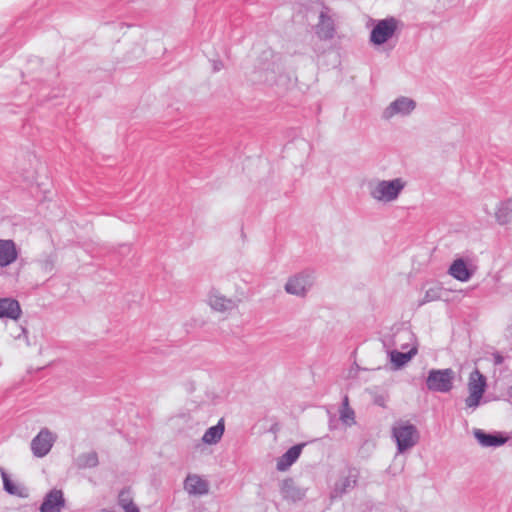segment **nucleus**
<instances>
[{
    "mask_svg": "<svg viewBox=\"0 0 512 512\" xmlns=\"http://www.w3.org/2000/svg\"><path fill=\"white\" fill-rule=\"evenodd\" d=\"M368 192L370 197L379 203H391L396 201L404 188L406 181L403 178H394L390 180L375 179L368 183Z\"/></svg>",
    "mask_w": 512,
    "mask_h": 512,
    "instance_id": "1",
    "label": "nucleus"
},
{
    "mask_svg": "<svg viewBox=\"0 0 512 512\" xmlns=\"http://www.w3.org/2000/svg\"><path fill=\"white\" fill-rule=\"evenodd\" d=\"M487 388L486 377L476 368L468 378L467 389L469 395L465 398V408L471 411L476 410L482 401Z\"/></svg>",
    "mask_w": 512,
    "mask_h": 512,
    "instance_id": "2",
    "label": "nucleus"
},
{
    "mask_svg": "<svg viewBox=\"0 0 512 512\" xmlns=\"http://www.w3.org/2000/svg\"><path fill=\"white\" fill-rule=\"evenodd\" d=\"M455 372L451 368L431 369L426 378V387L429 391L448 393L452 390Z\"/></svg>",
    "mask_w": 512,
    "mask_h": 512,
    "instance_id": "3",
    "label": "nucleus"
},
{
    "mask_svg": "<svg viewBox=\"0 0 512 512\" xmlns=\"http://www.w3.org/2000/svg\"><path fill=\"white\" fill-rule=\"evenodd\" d=\"M314 281V272L304 270L290 276L285 283L284 290L287 294L303 298L314 285Z\"/></svg>",
    "mask_w": 512,
    "mask_h": 512,
    "instance_id": "4",
    "label": "nucleus"
},
{
    "mask_svg": "<svg viewBox=\"0 0 512 512\" xmlns=\"http://www.w3.org/2000/svg\"><path fill=\"white\" fill-rule=\"evenodd\" d=\"M392 437L396 441L398 453H404L416 445L419 435L413 424L399 423L392 428Z\"/></svg>",
    "mask_w": 512,
    "mask_h": 512,
    "instance_id": "5",
    "label": "nucleus"
},
{
    "mask_svg": "<svg viewBox=\"0 0 512 512\" xmlns=\"http://www.w3.org/2000/svg\"><path fill=\"white\" fill-rule=\"evenodd\" d=\"M399 21L394 17L378 20L370 33V41L375 45H382L394 35Z\"/></svg>",
    "mask_w": 512,
    "mask_h": 512,
    "instance_id": "6",
    "label": "nucleus"
},
{
    "mask_svg": "<svg viewBox=\"0 0 512 512\" xmlns=\"http://www.w3.org/2000/svg\"><path fill=\"white\" fill-rule=\"evenodd\" d=\"M416 102L409 97L400 96L392 101L382 112V119L391 120L394 117H407L416 109Z\"/></svg>",
    "mask_w": 512,
    "mask_h": 512,
    "instance_id": "7",
    "label": "nucleus"
},
{
    "mask_svg": "<svg viewBox=\"0 0 512 512\" xmlns=\"http://www.w3.org/2000/svg\"><path fill=\"white\" fill-rule=\"evenodd\" d=\"M56 440L55 435L47 428H43L31 441V450L34 456L42 458L46 456Z\"/></svg>",
    "mask_w": 512,
    "mask_h": 512,
    "instance_id": "8",
    "label": "nucleus"
},
{
    "mask_svg": "<svg viewBox=\"0 0 512 512\" xmlns=\"http://www.w3.org/2000/svg\"><path fill=\"white\" fill-rule=\"evenodd\" d=\"M209 306L218 312H229L238 306V300L234 298H227L217 290L210 291L208 295Z\"/></svg>",
    "mask_w": 512,
    "mask_h": 512,
    "instance_id": "9",
    "label": "nucleus"
},
{
    "mask_svg": "<svg viewBox=\"0 0 512 512\" xmlns=\"http://www.w3.org/2000/svg\"><path fill=\"white\" fill-rule=\"evenodd\" d=\"M184 490L192 496H203L209 492V482L197 474H189L184 480Z\"/></svg>",
    "mask_w": 512,
    "mask_h": 512,
    "instance_id": "10",
    "label": "nucleus"
},
{
    "mask_svg": "<svg viewBox=\"0 0 512 512\" xmlns=\"http://www.w3.org/2000/svg\"><path fill=\"white\" fill-rule=\"evenodd\" d=\"M280 493L284 500L297 502L305 497L306 491L298 487L292 478H285L279 485Z\"/></svg>",
    "mask_w": 512,
    "mask_h": 512,
    "instance_id": "11",
    "label": "nucleus"
},
{
    "mask_svg": "<svg viewBox=\"0 0 512 512\" xmlns=\"http://www.w3.org/2000/svg\"><path fill=\"white\" fill-rule=\"evenodd\" d=\"M65 505V500L61 490L53 489L49 491L40 506V512H61Z\"/></svg>",
    "mask_w": 512,
    "mask_h": 512,
    "instance_id": "12",
    "label": "nucleus"
},
{
    "mask_svg": "<svg viewBox=\"0 0 512 512\" xmlns=\"http://www.w3.org/2000/svg\"><path fill=\"white\" fill-rule=\"evenodd\" d=\"M335 32L336 28L334 20L324 11H321L319 21L315 27L316 35L321 40H330L334 37Z\"/></svg>",
    "mask_w": 512,
    "mask_h": 512,
    "instance_id": "13",
    "label": "nucleus"
},
{
    "mask_svg": "<svg viewBox=\"0 0 512 512\" xmlns=\"http://www.w3.org/2000/svg\"><path fill=\"white\" fill-rule=\"evenodd\" d=\"M304 443L290 447L281 457L278 458L276 468L278 471L288 470L300 457Z\"/></svg>",
    "mask_w": 512,
    "mask_h": 512,
    "instance_id": "14",
    "label": "nucleus"
},
{
    "mask_svg": "<svg viewBox=\"0 0 512 512\" xmlns=\"http://www.w3.org/2000/svg\"><path fill=\"white\" fill-rule=\"evenodd\" d=\"M18 251L13 240H0V267H7L16 261Z\"/></svg>",
    "mask_w": 512,
    "mask_h": 512,
    "instance_id": "15",
    "label": "nucleus"
},
{
    "mask_svg": "<svg viewBox=\"0 0 512 512\" xmlns=\"http://www.w3.org/2000/svg\"><path fill=\"white\" fill-rule=\"evenodd\" d=\"M473 434L483 447H499L506 442V438L500 433H487L482 429H475Z\"/></svg>",
    "mask_w": 512,
    "mask_h": 512,
    "instance_id": "16",
    "label": "nucleus"
},
{
    "mask_svg": "<svg viewBox=\"0 0 512 512\" xmlns=\"http://www.w3.org/2000/svg\"><path fill=\"white\" fill-rule=\"evenodd\" d=\"M22 313L19 302L13 298H0V318L17 320Z\"/></svg>",
    "mask_w": 512,
    "mask_h": 512,
    "instance_id": "17",
    "label": "nucleus"
},
{
    "mask_svg": "<svg viewBox=\"0 0 512 512\" xmlns=\"http://www.w3.org/2000/svg\"><path fill=\"white\" fill-rule=\"evenodd\" d=\"M448 273L454 279L461 282H467L473 275V272L467 267L465 261L462 258H457L452 262Z\"/></svg>",
    "mask_w": 512,
    "mask_h": 512,
    "instance_id": "18",
    "label": "nucleus"
},
{
    "mask_svg": "<svg viewBox=\"0 0 512 512\" xmlns=\"http://www.w3.org/2000/svg\"><path fill=\"white\" fill-rule=\"evenodd\" d=\"M225 431V422L221 418L214 426L209 427L202 436V442L207 445H215L223 437Z\"/></svg>",
    "mask_w": 512,
    "mask_h": 512,
    "instance_id": "19",
    "label": "nucleus"
},
{
    "mask_svg": "<svg viewBox=\"0 0 512 512\" xmlns=\"http://www.w3.org/2000/svg\"><path fill=\"white\" fill-rule=\"evenodd\" d=\"M358 471L354 468L349 469L348 475L335 484L334 493L342 495L353 489L357 484Z\"/></svg>",
    "mask_w": 512,
    "mask_h": 512,
    "instance_id": "20",
    "label": "nucleus"
},
{
    "mask_svg": "<svg viewBox=\"0 0 512 512\" xmlns=\"http://www.w3.org/2000/svg\"><path fill=\"white\" fill-rule=\"evenodd\" d=\"M417 354V348L412 347L407 352H400L398 350H391L389 352V357L391 363L395 366L396 369L401 368L406 363H408L415 355Z\"/></svg>",
    "mask_w": 512,
    "mask_h": 512,
    "instance_id": "21",
    "label": "nucleus"
},
{
    "mask_svg": "<svg viewBox=\"0 0 512 512\" xmlns=\"http://www.w3.org/2000/svg\"><path fill=\"white\" fill-rule=\"evenodd\" d=\"M2 480L3 488L8 494L18 496L20 498L28 497L27 489L16 485L5 472L2 473Z\"/></svg>",
    "mask_w": 512,
    "mask_h": 512,
    "instance_id": "22",
    "label": "nucleus"
},
{
    "mask_svg": "<svg viewBox=\"0 0 512 512\" xmlns=\"http://www.w3.org/2000/svg\"><path fill=\"white\" fill-rule=\"evenodd\" d=\"M98 463V455L95 451L82 453L75 459V465L79 469L94 468Z\"/></svg>",
    "mask_w": 512,
    "mask_h": 512,
    "instance_id": "23",
    "label": "nucleus"
},
{
    "mask_svg": "<svg viewBox=\"0 0 512 512\" xmlns=\"http://www.w3.org/2000/svg\"><path fill=\"white\" fill-rule=\"evenodd\" d=\"M511 213H512V201H504L500 202L497 210L495 212V217L497 222L500 225H505L511 221Z\"/></svg>",
    "mask_w": 512,
    "mask_h": 512,
    "instance_id": "24",
    "label": "nucleus"
},
{
    "mask_svg": "<svg viewBox=\"0 0 512 512\" xmlns=\"http://www.w3.org/2000/svg\"><path fill=\"white\" fill-rule=\"evenodd\" d=\"M118 504L125 511H133L138 508L134 502L129 488L122 489L118 494Z\"/></svg>",
    "mask_w": 512,
    "mask_h": 512,
    "instance_id": "25",
    "label": "nucleus"
},
{
    "mask_svg": "<svg viewBox=\"0 0 512 512\" xmlns=\"http://www.w3.org/2000/svg\"><path fill=\"white\" fill-rule=\"evenodd\" d=\"M340 419L347 425H352L355 423V413L353 409L349 407L348 396H345L343 399L342 407L340 410Z\"/></svg>",
    "mask_w": 512,
    "mask_h": 512,
    "instance_id": "26",
    "label": "nucleus"
},
{
    "mask_svg": "<svg viewBox=\"0 0 512 512\" xmlns=\"http://www.w3.org/2000/svg\"><path fill=\"white\" fill-rule=\"evenodd\" d=\"M441 298V289L437 286L431 287L425 291L423 298L419 301V306L438 300Z\"/></svg>",
    "mask_w": 512,
    "mask_h": 512,
    "instance_id": "27",
    "label": "nucleus"
},
{
    "mask_svg": "<svg viewBox=\"0 0 512 512\" xmlns=\"http://www.w3.org/2000/svg\"><path fill=\"white\" fill-rule=\"evenodd\" d=\"M17 330L19 331L18 333L16 334H11L15 339H20L22 336L24 337L27 345H29V340H28V337H27V330L26 328L20 326V327H17Z\"/></svg>",
    "mask_w": 512,
    "mask_h": 512,
    "instance_id": "28",
    "label": "nucleus"
},
{
    "mask_svg": "<svg viewBox=\"0 0 512 512\" xmlns=\"http://www.w3.org/2000/svg\"><path fill=\"white\" fill-rule=\"evenodd\" d=\"M223 65L222 63L219 61V62H214V71H220L222 69Z\"/></svg>",
    "mask_w": 512,
    "mask_h": 512,
    "instance_id": "29",
    "label": "nucleus"
},
{
    "mask_svg": "<svg viewBox=\"0 0 512 512\" xmlns=\"http://www.w3.org/2000/svg\"><path fill=\"white\" fill-rule=\"evenodd\" d=\"M375 403L380 405V406H384V398L383 397H377L375 399Z\"/></svg>",
    "mask_w": 512,
    "mask_h": 512,
    "instance_id": "30",
    "label": "nucleus"
},
{
    "mask_svg": "<svg viewBox=\"0 0 512 512\" xmlns=\"http://www.w3.org/2000/svg\"><path fill=\"white\" fill-rule=\"evenodd\" d=\"M129 512H140L138 508H135L133 511H129Z\"/></svg>",
    "mask_w": 512,
    "mask_h": 512,
    "instance_id": "31",
    "label": "nucleus"
}]
</instances>
